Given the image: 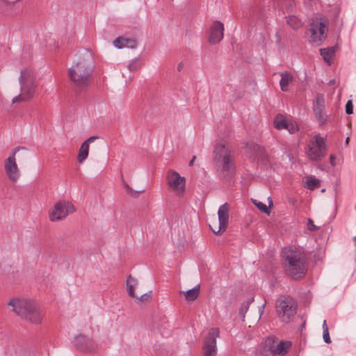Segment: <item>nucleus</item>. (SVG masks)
Masks as SVG:
<instances>
[{
    "instance_id": "1",
    "label": "nucleus",
    "mask_w": 356,
    "mask_h": 356,
    "mask_svg": "<svg viewBox=\"0 0 356 356\" xmlns=\"http://www.w3.org/2000/svg\"><path fill=\"white\" fill-rule=\"evenodd\" d=\"M93 70L92 55L85 49L76 56L72 66L67 70V76L74 86L83 88L90 84Z\"/></svg>"
},
{
    "instance_id": "2",
    "label": "nucleus",
    "mask_w": 356,
    "mask_h": 356,
    "mask_svg": "<svg viewBox=\"0 0 356 356\" xmlns=\"http://www.w3.org/2000/svg\"><path fill=\"white\" fill-rule=\"evenodd\" d=\"M286 273L293 280L302 278L307 270V259L304 252L297 248H285L282 250Z\"/></svg>"
},
{
    "instance_id": "3",
    "label": "nucleus",
    "mask_w": 356,
    "mask_h": 356,
    "mask_svg": "<svg viewBox=\"0 0 356 356\" xmlns=\"http://www.w3.org/2000/svg\"><path fill=\"white\" fill-rule=\"evenodd\" d=\"M213 160L217 172L222 177L232 176L235 172L234 155L228 143L218 142L213 149Z\"/></svg>"
},
{
    "instance_id": "4",
    "label": "nucleus",
    "mask_w": 356,
    "mask_h": 356,
    "mask_svg": "<svg viewBox=\"0 0 356 356\" xmlns=\"http://www.w3.org/2000/svg\"><path fill=\"white\" fill-rule=\"evenodd\" d=\"M12 307L17 316L33 324H39L42 319V314L38 305L32 299L24 298H13L8 304Z\"/></svg>"
},
{
    "instance_id": "5",
    "label": "nucleus",
    "mask_w": 356,
    "mask_h": 356,
    "mask_svg": "<svg viewBox=\"0 0 356 356\" xmlns=\"http://www.w3.org/2000/svg\"><path fill=\"white\" fill-rule=\"evenodd\" d=\"M19 83L21 94L12 99L13 104L29 100L34 96L37 83L33 70L29 67L22 70L19 76Z\"/></svg>"
},
{
    "instance_id": "6",
    "label": "nucleus",
    "mask_w": 356,
    "mask_h": 356,
    "mask_svg": "<svg viewBox=\"0 0 356 356\" xmlns=\"http://www.w3.org/2000/svg\"><path fill=\"white\" fill-rule=\"evenodd\" d=\"M305 153L309 159L314 161H321L326 155L325 138L316 134L307 143Z\"/></svg>"
},
{
    "instance_id": "7",
    "label": "nucleus",
    "mask_w": 356,
    "mask_h": 356,
    "mask_svg": "<svg viewBox=\"0 0 356 356\" xmlns=\"http://www.w3.org/2000/svg\"><path fill=\"white\" fill-rule=\"evenodd\" d=\"M276 311L281 321L288 323L296 314L297 305L290 297L281 298L277 301Z\"/></svg>"
},
{
    "instance_id": "8",
    "label": "nucleus",
    "mask_w": 356,
    "mask_h": 356,
    "mask_svg": "<svg viewBox=\"0 0 356 356\" xmlns=\"http://www.w3.org/2000/svg\"><path fill=\"white\" fill-rule=\"evenodd\" d=\"M327 20L325 17H316L310 24L311 40L320 44L327 37Z\"/></svg>"
},
{
    "instance_id": "9",
    "label": "nucleus",
    "mask_w": 356,
    "mask_h": 356,
    "mask_svg": "<svg viewBox=\"0 0 356 356\" xmlns=\"http://www.w3.org/2000/svg\"><path fill=\"white\" fill-rule=\"evenodd\" d=\"M74 211L75 208L73 204L68 201L60 200L57 202L54 208L49 211V218L51 222L59 221Z\"/></svg>"
},
{
    "instance_id": "10",
    "label": "nucleus",
    "mask_w": 356,
    "mask_h": 356,
    "mask_svg": "<svg viewBox=\"0 0 356 356\" xmlns=\"http://www.w3.org/2000/svg\"><path fill=\"white\" fill-rule=\"evenodd\" d=\"M21 148H14L4 161V169L9 180L16 182L20 177V170L16 162V154Z\"/></svg>"
},
{
    "instance_id": "11",
    "label": "nucleus",
    "mask_w": 356,
    "mask_h": 356,
    "mask_svg": "<svg viewBox=\"0 0 356 356\" xmlns=\"http://www.w3.org/2000/svg\"><path fill=\"white\" fill-rule=\"evenodd\" d=\"M220 336L218 328H211L204 339L202 347L203 356H216L217 354L216 339Z\"/></svg>"
},
{
    "instance_id": "12",
    "label": "nucleus",
    "mask_w": 356,
    "mask_h": 356,
    "mask_svg": "<svg viewBox=\"0 0 356 356\" xmlns=\"http://www.w3.org/2000/svg\"><path fill=\"white\" fill-rule=\"evenodd\" d=\"M274 127L278 129H286L290 134H295L299 128L297 123L285 118L282 114H277L274 119Z\"/></svg>"
},
{
    "instance_id": "13",
    "label": "nucleus",
    "mask_w": 356,
    "mask_h": 356,
    "mask_svg": "<svg viewBox=\"0 0 356 356\" xmlns=\"http://www.w3.org/2000/svg\"><path fill=\"white\" fill-rule=\"evenodd\" d=\"M224 37V25L220 21H215L211 25L208 41L211 44L220 42Z\"/></svg>"
},
{
    "instance_id": "14",
    "label": "nucleus",
    "mask_w": 356,
    "mask_h": 356,
    "mask_svg": "<svg viewBox=\"0 0 356 356\" xmlns=\"http://www.w3.org/2000/svg\"><path fill=\"white\" fill-rule=\"evenodd\" d=\"M167 182L168 186L173 190L182 193L185 187V178L181 177L179 173L174 170H169L167 174Z\"/></svg>"
},
{
    "instance_id": "15",
    "label": "nucleus",
    "mask_w": 356,
    "mask_h": 356,
    "mask_svg": "<svg viewBox=\"0 0 356 356\" xmlns=\"http://www.w3.org/2000/svg\"><path fill=\"white\" fill-rule=\"evenodd\" d=\"M229 206L227 203L221 205L218 211L219 226L217 230L211 229L216 234H220L222 231H225L227 228L229 220Z\"/></svg>"
},
{
    "instance_id": "16",
    "label": "nucleus",
    "mask_w": 356,
    "mask_h": 356,
    "mask_svg": "<svg viewBox=\"0 0 356 356\" xmlns=\"http://www.w3.org/2000/svg\"><path fill=\"white\" fill-rule=\"evenodd\" d=\"M74 343L77 348L86 352H92L96 348V344L93 340L85 335L76 337Z\"/></svg>"
},
{
    "instance_id": "17",
    "label": "nucleus",
    "mask_w": 356,
    "mask_h": 356,
    "mask_svg": "<svg viewBox=\"0 0 356 356\" xmlns=\"http://www.w3.org/2000/svg\"><path fill=\"white\" fill-rule=\"evenodd\" d=\"M325 108V99L324 96L322 94H317L316 99L314 103V112L321 124H323L326 121L325 113L324 112Z\"/></svg>"
},
{
    "instance_id": "18",
    "label": "nucleus",
    "mask_w": 356,
    "mask_h": 356,
    "mask_svg": "<svg viewBox=\"0 0 356 356\" xmlns=\"http://www.w3.org/2000/svg\"><path fill=\"white\" fill-rule=\"evenodd\" d=\"M99 138L98 136H92L89 137L87 140H86L81 145L79 154L77 156V160L79 163H83L88 156L89 153V145L90 143H93L95 140Z\"/></svg>"
},
{
    "instance_id": "19",
    "label": "nucleus",
    "mask_w": 356,
    "mask_h": 356,
    "mask_svg": "<svg viewBox=\"0 0 356 356\" xmlns=\"http://www.w3.org/2000/svg\"><path fill=\"white\" fill-rule=\"evenodd\" d=\"M113 44L118 49L131 48L134 49L137 45V42L134 39L118 38L113 41Z\"/></svg>"
},
{
    "instance_id": "20",
    "label": "nucleus",
    "mask_w": 356,
    "mask_h": 356,
    "mask_svg": "<svg viewBox=\"0 0 356 356\" xmlns=\"http://www.w3.org/2000/svg\"><path fill=\"white\" fill-rule=\"evenodd\" d=\"M291 346V342L289 341H281L276 344L275 348L272 349V355H284L288 353Z\"/></svg>"
},
{
    "instance_id": "21",
    "label": "nucleus",
    "mask_w": 356,
    "mask_h": 356,
    "mask_svg": "<svg viewBox=\"0 0 356 356\" xmlns=\"http://www.w3.org/2000/svg\"><path fill=\"white\" fill-rule=\"evenodd\" d=\"M276 341L273 337H268L266 339L264 345V356H273L272 355V349L276 346Z\"/></svg>"
},
{
    "instance_id": "22",
    "label": "nucleus",
    "mask_w": 356,
    "mask_h": 356,
    "mask_svg": "<svg viewBox=\"0 0 356 356\" xmlns=\"http://www.w3.org/2000/svg\"><path fill=\"white\" fill-rule=\"evenodd\" d=\"M138 286V280L131 275H129L127 279V289L128 294L131 298H136V295L135 294V289Z\"/></svg>"
},
{
    "instance_id": "23",
    "label": "nucleus",
    "mask_w": 356,
    "mask_h": 356,
    "mask_svg": "<svg viewBox=\"0 0 356 356\" xmlns=\"http://www.w3.org/2000/svg\"><path fill=\"white\" fill-rule=\"evenodd\" d=\"M320 52L325 62L330 65L332 63V58L335 53L334 47L321 49Z\"/></svg>"
},
{
    "instance_id": "24",
    "label": "nucleus",
    "mask_w": 356,
    "mask_h": 356,
    "mask_svg": "<svg viewBox=\"0 0 356 356\" xmlns=\"http://www.w3.org/2000/svg\"><path fill=\"white\" fill-rule=\"evenodd\" d=\"M293 76L291 74L288 72H282L281 73V79L280 81V85L281 90L282 91H287L289 90L288 85L290 81H291Z\"/></svg>"
},
{
    "instance_id": "25",
    "label": "nucleus",
    "mask_w": 356,
    "mask_h": 356,
    "mask_svg": "<svg viewBox=\"0 0 356 356\" xmlns=\"http://www.w3.org/2000/svg\"><path fill=\"white\" fill-rule=\"evenodd\" d=\"M306 179H307V181H306L305 184H304L305 188H306L309 190L313 191L315 188L320 186L321 181H320V179L316 178L315 177L309 176V177H307Z\"/></svg>"
},
{
    "instance_id": "26",
    "label": "nucleus",
    "mask_w": 356,
    "mask_h": 356,
    "mask_svg": "<svg viewBox=\"0 0 356 356\" xmlns=\"http://www.w3.org/2000/svg\"><path fill=\"white\" fill-rule=\"evenodd\" d=\"M200 293V286H196L191 289L188 290L184 293L185 298L187 301H193L195 300L199 296Z\"/></svg>"
},
{
    "instance_id": "27",
    "label": "nucleus",
    "mask_w": 356,
    "mask_h": 356,
    "mask_svg": "<svg viewBox=\"0 0 356 356\" xmlns=\"http://www.w3.org/2000/svg\"><path fill=\"white\" fill-rule=\"evenodd\" d=\"M277 6L284 12L289 13L294 5L293 0H277Z\"/></svg>"
},
{
    "instance_id": "28",
    "label": "nucleus",
    "mask_w": 356,
    "mask_h": 356,
    "mask_svg": "<svg viewBox=\"0 0 356 356\" xmlns=\"http://www.w3.org/2000/svg\"><path fill=\"white\" fill-rule=\"evenodd\" d=\"M15 148H22L19 150L17 151V153L16 155H17V158L19 161H25L28 159L29 155V149L23 146H18Z\"/></svg>"
},
{
    "instance_id": "29",
    "label": "nucleus",
    "mask_w": 356,
    "mask_h": 356,
    "mask_svg": "<svg viewBox=\"0 0 356 356\" xmlns=\"http://www.w3.org/2000/svg\"><path fill=\"white\" fill-rule=\"evenodd\" d=\"M254 301V298H250L248 300L243 302L239 309V315L243 318L245 317L246 312L249 309L250 305Z\"/></svg>"
},
{
    "instance_id": "30",
    "label": "nucleus",
    "mask_w": 356,
    "mask_h": 356,
    "mask_svg": "<svg viewBox=\"0 0 356 356\" xmlns=\"http://www.w3.org/2000/svg\"><path fill=\"white\" fill-rule=\"evenodd\" d=\"M287 23L291 26L293 29H297L299 27L302 26V23L300 20H299L295 16H289L287 19Z\"/></svg>"
},
{
    "instance_id": "31",
    "label": "nucleus",
    "mask_w": 356,
    "mask_h": 356,
    "mask_svg": "<svg viewBox=\"0 0 356 356\" xmlns=\"http://www.w3.org/2000/svg\"><path fill=\"white\" fill-rule=\"evenodd\" d=\"M15 1H8L7 0H0V13H5L9 8L13 7Z\"/></svg>"
},
{
    "instance_id": "32",
    "label": "nucleus",
    "mask_w": 356,
    "mask_h": 356,
    "mask_svg": "<svg viewBox=\"0 0 356 356\" xmlns=\"http://www.w3.org/2000/svg\"><path fill=\"white\" fill-rule=\"evenodd\" d=\"M141 67V61L138 58H135L131 60L129 65L128 69L130 71H136Z\"/></svg>"
},
{
    "instance_id": "33",
    "label": "nucleus",
    "mask_w": 356,
    "mask_h": 356,
    "mask_svg": "<svg viewBox=\"0 0 356 356\" xmlns=\"http://www.w3.org/2000/svg\"><path fill=\"white\" fill-rule=\"evenodd\" d=\"M252 203L258 208V209H259L263 213L268 214L270 213L268 208L265 204L257 200H252Z\"/></svg>"
},
{
    "instance_id": "34",
    "label": "nucleus",
    "mask_w": 356,
    "mask_h": 356,
    "mask_svg": "<svg viewBox=\"0 0 356 356\" xmlns=\"http://www.w3.org/2000/svg\"><path fill=\"white\" fill-rule=\"evenodd\" d=\"M151 297H152V291H149V292L141 295L140 297H138L136 296V298H135L136 299V302L138 303H139V302H143L145 301H148L149 300L151 299Z\"/></svg>"
},
{
    "instance_id": "35",
    "label": "nucleus",
    "mask_w": 356,
    "mask_h": 356,
    "mask_svg": "<svg viewBox=\"0 0 356 356\" xmlns=\"http://www.w3.org/2000/svg\"><path fill=\"white\" fill-rule=\"evenodd\" d=\"M124 185V187L127 189V192L129 195H130L132 197H137V195L139 194V193H141L144 191V190H140V191H135L134 190H133L127 183H124L123 184Z\"/></svg>"
},
{
    "instance_id": "36",
    "label": "nucleus",
    "mask_w": 356,
    "mask_h": 356,
    "mask_svg": "<svg viewBox=\"0 0 356 356\" xmlns=\"http://www.w3.org/2000/svg\"><path fill=\"white\" fill-rule=\"evenodd\" d=\"M346 113L350 115L353 113V105L351 100H348L346 104Z\"/></svg>"
},
{
    "instance_id": "37",
    "label": "nucleus",
    "mask_w": 356,
    "mask_h": 356,
    "mask_svg": "<svg viewBox=\"0 0 356 356\" xmlns=\"http://www.w3.org/2000/svg\"><path fill=\"white\" fill-rule=\"evenodd\" d=\"M323 337L324 341L326 343H331V339H330V334H329V330L328 331H327L326 330H323Z\"/></svg>"
},
{
    "instance_id": "38",
    "label": "nucleus",
    "mask_w": 356,
    "mask_h": 356,
    "mask_svg": "<svg viewBox=\"0 0 356 356\" xmlns=\"http://www.w3.org/2000/svg\"><path fill=\"white\" fill-rule=\"evenodd\" d=\"M307 228L310 231H315L318 229L317 227L314 224L312 220L310 218L308 219Z\"/></svg>"
},
{
    "instance_id": "39",
    "label": "nucleus",
    "mask_w": 356,
    "mask_h": 356,
    "mask_svg": "<svg viewBox=\"0 0 356 356\" xmlns=\"http://www.w3.org/2000/svg\"><path fill=\"white\" fill-rule=\"evenodd\" d=\"M334 156L333 155H331V156H330V163H331V165H332V166H334V165H335V163H334Z\"/></svg>"
},
{
    "instance_id": "40",
    "label": "nucleus",
    "mask_w": 356,
    "mask_h": 356,
    "mask_svg": "<svg viewBox=\"0 0 356 356\" xmlns=\"http://www.w3.org/2000/svg\"><path fill=\"white\" fill-rule=\"evenodd\" d=\"M265 305H266V303L263 304L262 306L259 307V311L260 315H261L263 314Z\"/></svg>"
},
{
    "instance_id": "41",
    "label": "nucleus",
    "mask_w": 356,
    "mask_h": 356,
    "mask_svg": "<svg viewBox=\"0 0 356 356\" xmlns=\"http://www.w3.org/2000/svg\"><path fill=\"white\" fill-rule=\"evenodd\" d=\"M183 66H184L183 63H179V64H178V65H177V70H178L179 72L181 71V70H182V69H183Z\"/></svg>"
},
{
    "instance_id": "42",
    "label": "nucleus",
    "mask_w": 356,
    "mask_h": 356,
    "mask_svg": "<svg viewBox=\"0 0 356 356\" xmlns=\"http://www.w3.org/2000/svg\"><path fill=\"white\" fill-rule=\"evenodd\" d=\"M323 330H326L327 331H328V327H327V323H326V321H325V320L323 321Z\"/></svg>"
},
{
    "instance_id": "43",
    "label": "nucleus",
    "mask_w": 356,
    "mask_h": 356,
    "mask_svg": "<svg viewBox=\"0 0 356 356\" xmlns=\"http://www.w3.org/2000/svg\"><path fill=\"white\" fill-rule=\"evenodd\" d=\"M195 159H196V156H194L192 158V159L189 161V165H190V166H192V165H193V163H194V161H195Z\"/></svg>"
},
{
    "instance_id": "44",
    "label": "nucleus",
    "mask_w": 356,
    "mask_h": 356,
    "mask_svg": "<svg viewBox=\"0 0 356 356\" xmlns=\"http://www.w3.org/2000/svg\"><path fill=\"white\" fill-rule=\"evenodd\" d=\"M335 83V80L334 79H332V80H330L328 83V85L329 86H332V85H334Z\"/></svg>"
},
{
    "instance_id": "45",
    "label": "nucleus",
    "mask_w": 356,
    "mask_h": 356,
    "mask_svg": "<svg viewBox=\"0 0 356 356\" xmlns=\"http://www.w3.org/2000/svg\"><path fill=\"white\" fill-rule=\"evenodd\" d=\"M268 200H269V207H270L273 205V202L270 197H268Z\"/></svg>"
},
{
    "instance_id": "46",
    "label": "nucleus",
    "mask_w": 356,
    "mask_h": 356,
    "mask_svg": "<svg viewBox=\"0 0 356 356\" xmlns=\"http://www.w3.org/2000/svg\"><path fill=\"white\" fill-rule=\"evenodd\" d=\"M353 241L355 242V246L356 248V236L353 237Z\"/></svg>"
},
{
    "instance_id": "47",
    "label": "nucleus",
    "mask_w": 356,
    "mask_h": 356,
    "mask_svg": "<svg viewBox=\"0 0 356 356\" xmlns=\"http://www.w3.org/2000/svg\"><path fill=\"white\" fill-rule=\"evenodd\" d=\"M348 140H349V138H346V143H348Z\"/></svg>"
}]
</instances>
